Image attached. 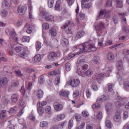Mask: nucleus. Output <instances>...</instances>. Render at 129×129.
I'll return each instance as SVG.
<instances>
[{
	"instance_id": "obj_24",
	"label": "nucleus",
	"mask_w": 129,
	"mask_h": 129,
	"mask_svg": "<svg viewBox=\"0 0 129 129\" xmlns=\"http://www.w3.org/2000/svg\"><path fill=\"white\" fill-rule=\"evenodd\" d=\"M25 28H27L26 32L28 34L31 33L32 31V28L30 26H29L28 24H26L24 27Z\"/></svg>"
},
{
	"instance_id": "obj_35",
	"label": "nucleus",
	"mask_w": 129,
	"mask_h": 129,
	"mask_svg": "<svg viewBox=\"0 0 129 129\" xmlns=\"http://www.w3.org/2000/svg\"><path fill=\"white\" fill-rule=\"evenodd\" d=\"M22 41L23 42H29V37L28 36H24L22 38Z\"/></svg>"
},
{
	"instance_id": "obj_8",
	"label": "nucleus",
	"mask_w": 129,
	"mask_h": 129,
	"mask_svg": "<svg viewBox=\"0 0 129 129\" xmlns=\"http://www.w3.org/2000/svg\"><path fill=\"white\" fill-rule=\"evenodd\" d=\"M80 83V81L79 79H74L71 80L70 82V84L72 87H76L78 86Z\"/></svg>"
},
{
	"instance_id": "obj_47",
	"label": "nucleus",
	"mask_w": 129,
	"mask_h": 129,
	"mask_svg": "<svg viewBox=\"0 0 129 129\" xmlns=\"http://www.w3.org/2000/svg\"><path fill=\"white\" fill-rule=\"evenodd\" d=\"M47 102L46 101H43L41 103L39 102L38 103L37 105L38 106L39 105V107H42L44 106L47 104Z\"/></svg>"
},
{
	"instance_id": "obj_28",
	"label": "nucleus",
	"mask_w": 129,
	"mask_h": 129,
	"mask_svg": "<svg viewBox=\"0 0 129 129\" xmlns=\"http://www.w3.org/2000/svg\"><path fill=\"white\" fill-rule=\"evenodd\" d=\"M54 17L52 15H49L47 17L45 20L47 21H52L54 20Z\"/></svg>"
},
{
	"instance_id": "obj_19",
	"label": "nucleus",
	"mask_w": 129,
	"mask_h": 129,
	"mask_svg": "<svg viewBox=\"0 0 129 129\" xmlns=\"http://www.w3.org/2000/svg\"><path fill=\"white\" fill-rule=\"evenodd\" d=\"M92 61L94 63L98 64L100 61V57L98 56H94L92 59Z\"/></svg>"
},
{
	"instance_id": "obj_17",
	"label": "nucleus",
	"mask_w": 129,
	"mask_h": 129,
	"mask_svg": "<svg viewBox=\"0 0 129 129\" xmlns=\"http://www.w3.org/2000/svg\"><path fill=\"white\" fill-rule=\"evenodd\" d=\"M107 100L106 96L105 95H103L98 98L96 100V101L103 102L106 101Z\"/></svg>"
},
{
	"instance_id": "obj_1",
	"label": "nucleus",
	"mask_w": 129,
	"mask_h": 129,
	"mask_svg": "<svg viewBox=\"0 0 129 129\" xmlns=\"http://www.w3.org/2000/svg\"><path fill=\"white\" fill-rule=\"evenodd\" d=\"M78 48L80 50V51L77 53L78 55L82 53L83 51L90 52L93 51L95 49V46L93 43L89 44L88 42H86L78 46Z\"/></svg>"
},
{
	"instance_id": "obj_63",
	"label": "nucleus",
	"mask_w": 129,
	"mask_h": 129,
	"mask_svg": "<svg viewBox=\"0 0 129 129\" xmlns=\"http://www.w3.org/2000/svg\"><path fill=\"white\" fill-rule=\"evenodd\" d=\"M33 85V82H29L28 83V84L27 86V89L30 90L32 86Z\"/></svg>"
},
{
	"instance_id": "obj_54",
	"label": "nucleus",
	"mask_w": 129,
	"mask_h": 129,
	"mask_svg": "<svg viewBox=\"0 0 129 129\" xmlns=\"http://www.w3.org/2000/svg\"><path fill=\"white\" fill-rule=\"evenodd\" d=\"M85 125V123L84 122H83L79 126L76 127L75 129H83Z\"/></svg>"
},
{
	"instance_id": "obj_34",
	"label": "nucleus",
	"mask_w": 129,
	"mask_h": 129,
	"mask_svg": "<svg viewBox=\"0 0 129 129\" xmlns=\"http://www.w3.org/2000/svg\"><path fill=\"white\" fill-rule=\"evenodd\" d=\"M108 58L110 60H112L114 58V54L111 52H109L108 54Z\"/></svg>"
},
{
	"instance_id": "obj_53",
	"label": "nucleus",
	"mask_w": 129,
	"mask_h": 129,
	"mask_svg": "<svg viewBox=\"0 0 129 129\" xmlns=\"http://www.w3.org/2000/svg\"><path fill=\"white\" fill-rule=\"evenodd\" d=\"M108 88L109 92L112 91L113 90V87L114 86V84H108Z\"/></svg>"
},
{
	"instance_id": "obj_2",
	"label": "nucleus",
	"mask_w": 129,
	"mask_h": 129,
	"mask_svg": "<svg viewBox=\"0 0 129 129\" xmlns=\"http://www.w3.org/2000/svg\"><path fill=\"white\" fill-rule=\"evenodd\" d=\"M113 65L111 64V63L109 62L107 63L106 66V70L107 72V74L105 73H101L100 74H96L94 77L95 79L97 81H99L103 77L109 76L110 73L111 72L112 70Z\"/></svg>"
},
{
	"instance_id": "obj_22",
	"label": "nucleus",
	"mask_w": 129,
	"mask_h": 129,
	"mask_svg": "<svg viewBox=\"0 0 129 129\" xmlns=\"http://www.w3.org/2000/svg\"><path fill=\"white\" fill-rule=\"evenodd\" d=\"M58 69V70H57V85H58V84L60 82V68Z\"/></svg>"
},
{
	"instance_id": "obj_29",
	"label": "nucleus",
	"mask_w": 129,
	"mask_h": 129,
	"mask_svg": "<svg viewBox=\"0 0 129 129\" xmlns=\"http://www.w3.org/2000/svg\"><path fill=\"white\" fill-rule=\"evenodd\" d=\"M26 10V9H18L17 11L19 14L20 15H24Z\"/></svg>"
},
{
	"instance_id": "obj_41",
	"label": "nucleus",
	"mask_w": 129,
	"mask_h": 129,
	"mask_svg": "<svg viewBox=\"0 0 129 129\" xmlns=\"http://www.w3.org/2000/svg\"><path fill=\"white\" fill-rule=\"evenodd\" d=\"M48 125V123L46 121H43L40 123V126L42 127L47 126Z\"/></svg>"
},
{
	"instance_id": "obj_60",
	"label": "nucleus",
	"mask_w": 129,
	"mask_h": 129,
	"mask_svg": "<svg viewBox=\"0 0 129 129\" xmlns=\"http://www.w3.org/2000/svg\"><path fill=\"white\" fill-rule=\"evenodd\" d=\"M43 76H40L39 78V82L40 84H42L44 82V80L43 78Z\"/></svg>"
},
{
	"instance_id": "obj_7",
	"label": "nucleus",
	"mask_w": 129,
	"mask_h": 129,
	"mask_svg": "<svg viewBox=\"0 0 129 129\" xmlns=\"http://www.w3.org/2000/svg\"><path fill=\"white\" fill-rule=\"evenodd\" d=\"M88 0H83L81 1V6L82 8H90L91 7L92 4L91 3H87Z\"/></svg>"
},
{
	"instance_id": "obj_4",
	"label": "nucleus",
	"mask_w": 129,
	"mask_h": 129,
	"mask_svg": "<svg viewBox=\"0 0 129 129\" xmlns=\"http://www.w3.org/2000/svg\"><path fill=\"white\" fill-rule=\"evenodd\" d=\"M70 23L69 20H68L63 24L61 28L65 30L66 33L67 34H72L73 32L71 28L68 27Z\"/></svg>"
},
{
	"instance_id": "obj_51",
	"label": "nucleus",
	"mask_w": 129,
	"mask_h": 129,
	"mask_svg": "<svg viewBox=\"0 0 129 129\" xmlns=\"http://www.w3.org/2000/svg\"><path fill=\"white\" fill-rule=\"evenodd\" d=\"M45 110L46 113L50 114L51 113V107L49 106H47L45 108Z\"/></svg>"
},
{
	"instance_id": "obj_6",
	"label": "nucleus",
	"mask_w": 129,
	"mask_h": 129,
	"mask_svg": "<svg viewBox=\"0 0 129 129\" xmlns=\"http://www.w3.org/2000/svg\"><path fill=\"white\" fill-rule=\"evenodd\" d=\"M8 78L5 77H1L0 78V86L3 87H5L8 83Z\"/></svg>"
},
{
	"instance_id": "obj_10",
	"label": "nucleus",
	"mask_w": 129,
	"mask_h": 129,
	"mask_svg": "<svg viewBox=\"0 0 129 129\" xmlns=\"http://www.w3.org/2000/svg\"><path fill=\"white\" fill-rule=\"evenodd\" d=\"M110 11L107 10H104L103 11H101L98 16L101 17L103 14L104 15V16L106 18H109L110 17L109 14Z\"/></svg>"
},
{
	"instance_id": "obj_3",
	"label": "nucleus",
	"mask_w": 129,
	"mask_h": 129,
	"mask_svg": "<svg viewBox=\"0 0 129 129\" xmlns=\"http://www.w3.org/2000/svg\"><path fill=\"white\" fill-rule=\"evenodd\" d=\"M5 32L9 36V39L16 43L18 42V36L16 34L14 29L11 28L9 30L6 29Z\"/></svg>"
},
{
	"instance_id": "obj_32",
	"label": "nucleus",
	"mask_w": 129,
	"mask_h": 129,
	"mask_svg": "<svg viewBox=\"0 0 129 129\" xmlns=\"http://www.w3.org/2000/svg\"><path fill=\"white\" fill-rule=\"evenodd\" d=\"M116 7L121 8L123 7V3L122 1L119 0H116Z\"/></svg>"
},
{
	"instance_id": "obj_14",
	"label": "nucleus",
	"mask_w": 129,
	"mask_h": 129,
	"mask_svg": "<svg viewBox=\"0 0 129 129\" xmlns=\"http://www.w3.org/2000/svg\"><path fill=\"white\" fill-rule=\"evenodd\" d=\"M56 54L54 52L49 53L48 56V59L51 61H53L55 59Z\"/></svg>"
},
{
	"instance_id": "obj_43",
	"label": "nucleus",
	"mask_w": 129,
	"mask_h": 129,
	"mask_svg": "<svg viewBox=\"0 0 129 129\" xmlns=\"http://www.w3.org/2000/svg\"><path fill=\"white\" fill-rule=\"evenodd\" d=\"M36 50L37 51H38L41 48V43L39 41H37L36 44Z\"/></svg>"
},
{
	"instance_id": "obj_56",
	"label": "nucleus",
	"mask_w": 129,
	"mask_h": 129,
	"mask_svg": "<svg viewBox=\"0 0 129 129\" xmlns=\"http://www.w3.org/2000/svg\"><path fill=\"white\" fill-rule=\"evenodd\" d=\"M97 119H101L102 117V112H99L97 115Z\"/></svg>"
},
{
	"instance_id": "obj_46",
	"label": "nucleus",
	"mask_w": 129,
	"mask_h": 129,
	"mask_svg": "<svg viewBox=\"0 0 129 129\" xmlns=\"http://www.w3.org/2000/svg\"><path fill=\"white\" fill-rule=\"evenodd\" d=\"M112 3V0H108L105 5V7L107 8L110 7L111 6Z\"/></svg>"
},
{
	"instance_id": "obj_52",
	"label": "nucleus",
	"mask_w": 129,
	"mask_h": 129,
	"mask_svg": "<svg viewBox=\"0 0 129 129\" xmlns=\"http://www.w3.org/2000/svg\"><path fill=\"white\" fill-rule=\"evenodd\" d=\"M15 51L17 53L20 52L23 50V48L20 46H17L15 48Z\"/></svg>"
},
{
	"instance_id": "obj_58",
	"label": "nucleus",
	"mask_w": 129,
	"mask_h": 129,
	"mask_svg": "<svg viewBox=\"0 0 129 129\" xmlns=\"http://www.w3.org/2000/svg\"><path fill=\"white\" fill-rule=\"evenodd\" d=\"M9 70H10V68L8 66L5 67L3 68V70L4 72L11 73V72L9 71Z\"/></svg>"
},
{
	"instance_id": "obj_37",
	"label": "nucleus",
	"mask_w": 129,
	"mask_h": 129,
	"mask_svg": "<svg viewBox=\"0 0 129 129\" xmlns=\"http://www.w3.org/2000/svg\"><path fill=\"white\" fill-rule=\"evenodd\" d=\"M19 56L23 58H24L27 57V54L26 53L25 51L23 50V52L19 54Z\"/></svg>"
},
{
	"instance_id": "obj_9",
	"label": "nucleus",
	"mask_w": 129,
	"mask_h": 129,
	"mask_svg": "<svg viewBox=\"0 0 129 129\" xmlns=\"http://www.w3.org/2000/svg\"><path fill=\"white\" fill-rule=\"evenodd\" d=\"M9 124L6 128V129H15L16 125V122L14 120H10L8 121Z\"/></svg>"
},
{
	"instance_id": "obj_5",
	"label": "nucleus",
	"mask_w": 129,
	"mask_h": 129,
	"mask_svg": "<svg viewBox=\"0 0 129 129\" xmlns=\"http://www.w3.org/2000/svg\"><path fill=\"white\" fill-rule=\"evenodd\" d=\"M117 101L115 103L116 106L119 108L123 105L125 103V99L121 98L120 96H118L117 97Z\"/></svg>"
},
{
	"instance_id": "obj_16",
	"label": "nucleus",
	"mask_w": 129,
	"mask_h": 129,
	"mask_svg": "<svg viewBox=\"0 0 129 129\" xmlns=\"http://www.w3.org/2000/svg\"><path fill=\"white\" fill-rule=\"evenodd\" d=\"M59 94L61 96L67 97L68 96V95L69 94V92L67 90H61L59 92Z\"/></svg>"
},
{
	"instance_id": "obj_44",
	"label": "nucleus",
	"mask_w": 129,
	"mask_h": 129,
	"mask_svg": "<svg viewBox=\"0 0 129 129\" xmlns=\"http://www.w3.org/2000/svg\"><path fill=\"white\" fill-rule=\"evenodd\" d=\"M54 3V0H48V7L50 8L52 7Z\"/></svg>"
},
{
	"instance_id": "obj_50",
	"label": "nucleus",
	"mask_w": 129,
	"mask_h": 129,
	"mask_svg": "<svg viewBox=\"0 0 129 129\" xmlns=\"http://www.w3.org/2000/svg\"><path fill=\"white\" fill-rule=\"evenodd\" d=\"M93 72L90 70H88L85 72L86 75L88 77L91 76Z\"/></svg>"
},
{
	"instance_id": "obj_13",
	"label": "nucleus",
	"mask_w": 129,
	"mask_h": 129,
	"mask_svg": "<svg viewBox=\"0 0 129 129\" xmlns=\"http://www.w3.org/2000/svg\"><path fill=\"white\" fill-rule=\"evenodd\" d=\"M104 28V25L101 22L98 24L95 27V28L96 30V33L98 35L99 31H101Z\"/></svg>"
},
{
	"instance_id": "obj_36",
	"label": "nucleus",
	"mask_w": 129,
	"mask_h": 129,
	"mask_svg": "<svg viewBox=\"0 0 129 129\" xmlns=\"http://www.w3.org/2000/svg\"><path fill=\"white\" fill-rule=\"evenodd\" d=\"M105 124L107 127L109 128H110L112 126V123L109 120H107L105 122Z\"/></svg>"
},
{
	"instance_id": "obj_42",
	"label": "nucleus",
	"mask_w": 129,
	"mask_h": 129,
	"mask_svg": "<svg viewBox=\"0 0 129 129\" xmlns=\"http://www.w3.org/2000/svg\"><path fill=\"white\" fill-rule=\"evenodd\" d=\"M1 14L3 17H6L8 15V12L6 9H3L1 11Z\"/></svg>"
},
{
	"instance_id": "obj_64",
	"label": "nucleus",
	"mask_w": 129,
	"mask_h": 129,
	"mask_svg": "<svg viewBox=\"0 0 129 129\" xmlns=\"http://www.w3.org/2000/svg\"><path fill=\"white\" fill-rule=\"evenodd\" d=\"M100 107V105L98 104H94L92 106V107L93 109L98 108Z\"/></svg>"
},
{
	"instance_id": "obj_31",
	"label": "nucleus",
	"mask_w": 129,
	"mask_h": 129,
	"mask_svg": "<svg viewBox=\"0 0 129 129\" xmlns=\"http://www.w3.org/2000/svg\"><path fill=\"white\" fill-rule=\"evenodd\" d=\"M41 59V55L39 54L36 55L34 57V60L36 62H39Z\"/></svg>"
},
{
	"instance_id": "obj_33",
	"label": "nucleus",
	"mask_w": 129,
	"mask_h": 129,
	"mask_svg": "<svg viewBox=\"0 0 129 129\" xmlns=\"http://www.w3.org/2000/svg\"><path fill=\"white\" fill-rule=\"evenodd\" d=\"M18 110V107L17 106H15L14 108H11L9 113L11 114L16 112Z\"/></svg>"
},
{
	"instance_id": "obj_18",
	"label": "nucleus",
	"mask_w": 129,
	"mask_h": 129,
	"mask_svg": "<svg viewBox=\"0 0 129 129\" xmlns=\"http://www.w3.org/2000/svg\"><path fill=\"white\" fill-rule=\"evenodd\" d=\"M2 7L3 8L12 7L9 3L6 1H4L2 2Z\"/></svg>"
},
{
	"instance_id": "obj_26",
	"label": "nucleus",
	"mask_w": 129,
	"mask_h": 129,
	"mask_svg": "<svg viewBox=\"0 0 129 129\" xmlns=\"http://www.w3.org/2000/svg\"><path fill=\"white\" fill-rule=\"evenodd\" d=\"M113 119L115 122H119L121 120V116L119 115H115L113 117Z\"/></svg>"
},
{
	"instance_id": "obj_23",
	"label": "nucleus",
	"mask_w": 129,
	"mask_h": 129,
	"mask_svg": "<svg viewBox=\"0 0 129 129\" xmlns=\"http://www.w3.org/2000/svg\"><path fill=\"white\" fill-rule=\"evenodd\" d=\"M49 15V14L48 12L44 11L41 12L40 13V15L43 18H44L45 20Z\"/></svg>"
},
{
	"instance_id": "obj_30",
	"label": "nucleus",
	"mask_w": 129,
	"mask_h": 129,
	"mask_svg": "<svg viewBox=\"0 0 129 129\" xmlns=\"http://www.w3.org/2000/svg\"><path fill=\"white\" fill-rule=\"evenodd\" d=\"M20 91L23 96L25 97H27V95L26 94V91L24 89V86H22L20 90Z\"/></svg>"
},
{
	"instance_id": "obj_39",
	"label": "nucleus",
	"mask_w": 129,
	"mask_h": 129,
	"mask_svg": "<svg viewBox=\"0 0 129 129\" xmlns=\"http://www.w3.org/2000/svg\"><path fill=\"white\" fill-rule=\"evenodd\" d=\"M65 117V115L63 114H60L57 116V120H60L63 119Z\"/></svg>"
},
{
	"instance_id": "obj_20",
	"label": "nucleus",
	"mask_w": 129,
	"mask_h": 129,
	"mask_svg": "<svg viewBox=\"0 0 129 129\" xmlns=\"http://www.w3.org/2000/svg\"><path fill=\"white\" fill-rule=\"evenodd\" d=\"M116 66L118 70H121L123 67L122 61L121 60H119L116 63Z\"/></svg>"
},
{
	"instance_id": "obj_48",
	"label": "nucleus",
	"mask_w": 129,
	"mask_h": 129,
	"mask_svg": "<svg viewBox=\"0 0 129 129\" xmlns=\"http://www.w3.org/2000/svg\"><path fill=\"white\" fill-rule=\"evenodd\" d=\"M26 6H25L24 7H23L22 8L21 7V6H19L18 7V8H27V7L28 8H31L32 7V5H31V3L30 2H29L28 3V5H26Z\"/></svg>"
},
{
	"instance_id": "obj_49",
	"label": "nucleus",
	"mask_w": 129,
	"mask_h": 129,
	"mask_svg": "<svg viewBox=\"0 0 129 129\" xmlns=\"http://www.w3.org/2000/svg\"><path fill=\"white\" fill-rule=\"evenodd\" d=\"M74 118H75L77 122H79L80 121L81 119V117L80 116L77 114H76L74 116L73 118L74 119Z\"/></svg>"
},
{
	"instance_id": "obj_61",
	"label": "nucleus",
	"mask_w": 129,
	"mask_h": 129,
	"mask_svg": "<svg viewBox=\"0 0 129 129\" xmlns=\"http://www.w3.org/2000/svg\"><path fill=\"white\" fill-rule=\"evenodd\" d=\"M42 26L43 28L46 30L49 27V24L47 23H45L42 25Z\"/></svg>"
},
{
	"instance_id": "obj_55",
	"label": "nucleus",
	"mask_w": 129,
	"mask_h": 129,
	"mask_svg": "<svg viewBox=\"0 0 129 129\" xmlns=\"http://www.w3.org/2000/svg\"><path fill=\"white\" fill-rule=\"evenodd\" d=\"M63 106L61 104H58L57 105V111H59L63 108Z\"/></svg>"
},
{
	"instance_id": "obj_15",
	"label": "nucleus",
	"mask_w": 129,
	"mask_h": 129,
	"mask_svg": "<svg viewBox=\"0 0 129 129\" xmlns=\"http://www.w3.org/2000/svg\"><path fill=\"white\" fill-rule=\"evenodd\" d=\"M85 34L84 31L83 30H80L78 31L76 34V39H78L80 38L83 36Z\"/></svg>"
},
{
	"instance_id": "obj_38",
	"label": "nucleus",
	"mask_w": 129,
	"mask_h": 129,
	"mask_svg": "<svg viewBox=\"0 0 129 129\" xmlns=\"http://www.w3.org/2000/svg\"><path fill=\"white\" fill-rule=\"evenodd\" d=\"M66 121L60 123L58 125V128L60 129H62L63 128V126L66 125Z\"/></svg>"
},
{
	"instance_id": "obj_57",
	"label": "nucleus",
	"mask_w": 129,
	"mask_h": 129,
	"mask_svg": "<svg viewBox=\"0 0 129 129\" xmlns=\"http://www.w3.org/2000/svg\"><path fill=\"white\" fill-rule=\"evenodd\" d=\"M38 111L40 114L41 115L44 113L43 109L42 107H40L38 108Z\"/></svg>"
},
{
	"instance_id": "obj_21",
	"label": "nucleus",
	"mask_w": 129,
	"mask_h": 129,
	"mask_svg": "<svg viewBox=\"0 0 129 129\" xmlns=\"http://www.w3.org/2000/svg\"><path fill=\"white\" fill-rule=\"evenodd\" d=\"M18 95L16 94H13L11 97V99L13 103H16L18 100Z\"/></svg>"
},
{
	"instance_id": "obj_62",
	"label": "nucleus",
	"mask_w": 129,
	"mask_h": 129,
	"mask_svg": "<svg viewBox=\"0 0 129 129\" xmlns=\"http://www.w3.org/2000/svg\"><path fill=\"white\" fill-rule=\"evenodd\" d=\"M73 121L72 119H71L69 120V124L68 128L69 129L71 128V127L73 126Z\"/></svg>"
},
{
	"instance_id": "obj_11",
	"label": "nucleus",
	"mask_w": 129,
	"mask_h": 129,
	"mask_svg": "<svg viewBox=\"0 0 129 129\" xmlns=\"http://www.w3.org/2000/svg\"><path fill=\"white\" fill-rule=\"evenodd\" d=\"M60 41L61 44L64 47H67L69 44L68 40L64 36L61 38Z\"/></svg>"
},
{
	"instance_id": "obj_59",
	"label": "nucleus",
	"mask_w": 129,
	"mask_h": 129,
	"mask_svg": "<svg viewBox=\"0 0 129 129\" xmlns=\"http://www.w3.org/2000/svg\"><path fill=\"white\" fill-rule=\"evenodd\" d=\"M122 29L123 31L125 33H127L129 31V29L127 26H125L122 27Z\"/></svg>"
},
{
	"instance_id": "obj_25",
	"label": "nucleus",
	"mask_w": 129,
	"mask_h": 129,
	"mask_svg": "<svg viewBox=\"0 0 129 129\" xmlns=\"http://www.w3.org/2000/svg\"><path fill=\"white\" fill-rule=\"evenodd\" d=\"M50 33L52 36L54 37L56 35V31L55 29L54 28H51L50 30Z\"/></svg>"
},
{
	"instance_id": "obj_40",
	"label": "nucleus",
	"mask_w": 129,
	"mask_h": 129,
	"mask_svg": "<svg viewBox=\"0 0 129 129\" xmlns=\"http://www.w3.org/2000/svg\"><path fill=\"white\" fill-rule=\"evenodd\" d=\"M124 88L126 91L129 90V81H126L124 83Z\"/></svg>"
},
{
	"instance_id": "obj_27",
	"label": "nucleus",
	"mask_w": 129,
	"mask_h": 129,
	"mask_svg": "<svg viewBox=\"0 0 129 129\" xmlns=\"http://www.w3.org/2000/svg\"><path fill=\"white\" fill-rule=\"evenodd\" d=\"M19 84L18 81L16 80H14L12 81L11 85L12 87H17Z\"/></svg>"
},
{
	"instance_id": "obj_12",
	"label": "nucleus",
	"mask_w": 129,
	"mask_h": 129,
	"mask_svg": "<svg viewBox=\"0 0 129 129\" xmlns=\"http://www.w3.org/2000/svg\"><path fill=\"white\" fill-rule=\"evenodd\" d=\"M35 93L36 94L37 96L39 99L42 98L43 95V92L41 89H37L35 91Z\"/></svg>"
},
{
	"instance_id": "obj_45",
	"label": "nucleus",
	"mask_w": 129,
	"mask_h": 129,
	"mask_svg": "<svg viewBox=\"0 0 129 129\" xmlns=\"http://www.w3.org/2000/svg\"><path fill=\"white\" fill-rule=\"evenodd\" d=\"M71 66L70 63H67L66 64L65 68L67 71H70L71 69Z\"/></svg>"
}]
</instances>
